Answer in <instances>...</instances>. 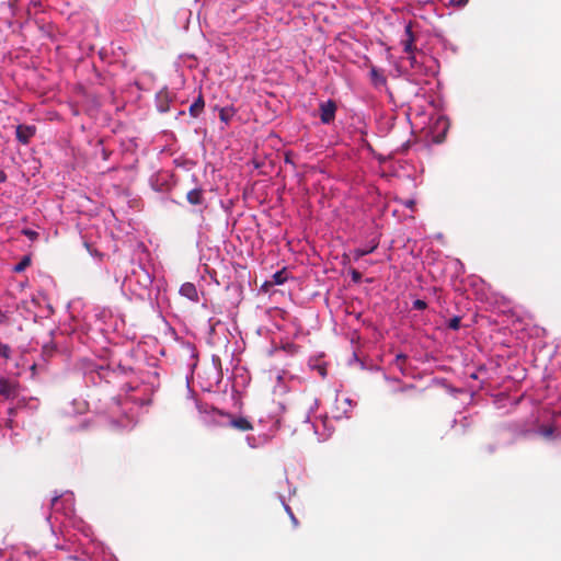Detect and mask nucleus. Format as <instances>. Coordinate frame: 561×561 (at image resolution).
Returning <instances> with one entry per match:
<instances>
[{"instance_id":"obj_31","label":"nucleus","mask_w":561,"mask_h":561,"mask_svg":"<svg viewBox=\"0 0 561 561\" xmlns=\"http://www.w3.org/2000/svg\"><path fill=\"white\" fill-rule=\"evenodd\" d=\"M457 424L461 427V434H465L467 432V428L470 426V421L468 416H461L460 420L454 419L453 426H456Z\"/></svg>"},{"instance_id":"obj_27","label":"nucleus","mask_w":561,"mask_h":561,"mask_svg":"<svg viewBox=\"0 0 561 561\" xmlns=\"http://www.w3.org/2000/svg\"><path fill=\"white\" fill-rule=\"evenodd\" d=\"M39 31L43 34V36L54 39L55 36V25L53 23H44L39 25Z\"/></svg>"},{"instance_id":"obj_48","label":"nucleus","mask_w":561,"mask_h":561,"mask_svg":"<svg viewBox=\"0 0 561 561\" xmlns=\"http://www.w3.org/2000/svg\"><path fill=\"white\" fill-rule=\"evenodd\" d=\"M285 163H287V164H294V161H293V159L290 158V154H289V153H287V154L285 156Z\"/></svg>"},{"instance_id":"obj_24","label":"nucleus","mask_w":561,"mask_h":561,"mask_svg":"<svg viewBox=\"0 0 561 561\" xmlns=\"http://www.w3.org/2000/svg\"><path fill=\"white\" fill-rule=\"evenodd\" d=\"M67 560L71 561H91L90 554L85 550H75V553L67 556Z\"/></svg>"},{"instance_id":"obj_26","label":"nucleus","mask_w":561,"mask_h":561,"mask_svg":"<svg viewBox=\"0 0 561 561\" xmlns=\"http://www.w3.org/2000/svg\"><path fill=\"white\" fill-rule=\"evenodd\" d=\"M233 115H234V110L232 107L219 108V118L225 124H229V122L231 121Z\"/></svg>"},{"instance_id":"obj_42","label":"nucleus","mask_w":561,"mask_h":561,"mask_svg":"<svg viewBox=\"0 0 561 561\" xmlns=\"http://www.w3.org/2000/svg\"><path fill=\"white\" fill-rule=\"evenodd\" d=\"M496 449H497V445L496 444H489V445L485 446V451L488 454H493Z\"/></svg>"},{"instance_id":"obj_54","label":"nucleus","mask_w":561,"mask_h":561,"mask_svg":"<svg viewBox=\"0 0 561 561\" xmlns=\"http://www.w3.org/2000/svg\"><path fill=\"white\" fill-rule=\"evenodd\" d=\"M410 59H411V65L413 66V62L415 61V56H411Z\"/></svg>"},{"instance_id":"obj_30","label":"nucleus","mask_w":561,"mask_h":561,"mask_svg":"<svg viewBox=\"0 0 561 561\" xmlns=\"http://www.w3.org/2000/svg\"><path fill=\"white\" fill-rule=\"evenodd\" d=\"M309 366L311 369L313 370H317V373L324 379L328 375V371H327V367L324 364H320V363H312L311 360L309 362Z\"/></svg>"},{"instance_id":"obj_17","label":"nucleus","mask_w":561,"mask_h":561,"mask_svg":"<svg viewBox=\"0 0 561 561\" xmlns=\"http://www.w3.org/2000/svg\"><path fill=\"white\" fill-rule=\"evenodd\" d=\"M414 41L415 36L412 31L411 23H408L404 26V35L401 38V45L403 46V51L407 54H413L414 53Z\"/></svg>"},{"instance_id":"obj_10","label":"nucleus","mask_w":561,"mask_h":561,"mask_svg":"<svg viewBox=\"0 0 561 561\" xmlns=\"http://www.w3.org/2000/svg\"><path fill=\"white\" fill-rule=\"evenodd\" d=\"M320 121L324 125H330L334 122L337 111L336 102L332 99L321 101L319 104Z\"/></svg>"},{"instance_id":"obj_20","label":"nucleus","mask_w":561,"mask_h":561,"mask_svg":"<svg viewBox=\"0 0 561 561\" xmlns=\"http://www.w3.org/2000/svg\"><path fill=\"white\" fill-rule=\"evenodd\" d=\"M180 295L187 298L191 301H198V291L196 286L193 283H184L180 287Z\"/></svg>"},{"instance_id":"obj_45","label":"nucleus","mask_w":561,"mask_h":561,"mask_svg":"<svg viewBox=\"0 0 561 561\" xmlns=\"http://www.w3.org/2000/svg\"><path fill=\"white\" fill-rule=\"evenodd\" d=\"M353 360L358 362V363L360 364L362 369H366V366H365L364 362H362V360L357 357L356 353H354V354H353Z\"/></svg>"},{"instance_id":"obj_25","label":"nucleus","mask_w":561,"mask_h":561,"mask_svg":"<svg viewBox=\"0 0 561 561\" xmlns=\"http://www.w3.org/2000/svg\"><path fill=\"white\" fill-rule=\"evenodd\" d=\"M31 265V256L30 255H24L21 257L20 262L16 263L13 267H12V271L14 273H22L24 272L28 266Z\"/></svg>"},{"instance_id":"obj_37","label":"nucleus","mask_w":561,"mask_h":561,"mask_svg":"<svg viewBox=\"0 0 561 561\" xmlns=\"http://www.w3.org/2000/svg\"><path fill=\"white\" fill-rule=\"evenodd\" d=\"M412 307L415 310L423 311V310H425L427 308V302L425 300H423V299H415L412 302Z\"/></svg>"},{"instance_id":"obj_18","label":"nucleus","mask_w":561,"mask_h":561,"mask_svg":"<svg viewBox=\"0 0 561 561\" xmlns=\"http://www.w3.org/2000/svg\"><path fill=\"white\" fill-rule=\"evenodd\" d=\"M240 432H248L253 428L252 423L245 416L230 414L229 425Z\"/></svg>"},{"instance_id":"obj_58","label":"nucleus","mask_w":561,"mask_h":561,"mask_svg":"<svg viewBox=\"0 0 561 561\" xmlns=\"http://www.w3.org/2000/svg\"><path fill=\"white\" fill-rule=\"evenodd\" d=\"M468 0H461L462 3H466Z\"/></svg>"},{"instance_id":"obj_35","label":"nucleus","mask_w":561,"mask_h":561,"mask_svg":"<svg viewBox=\"0 0 561 561\" xmlns=\"http://www.w3.org/2000/svg\"><path fill=\"white\" fill-rule=\"evenodd\" d=\"M149 182L152 190L156 192H163V183H160L158 175H152Z\"/></svg>"},{"instance_id":"obj_55","label":"nucleus","mask_w":561,"mask_h":561,"mask_svg":"<svg viewBox=\"0 0 561 561\" xmlns=\"http://www.w3.org/2000/svg\"><path fill=\"white\" fill-rule=\"evenodd\" d=\"M450 392L454 393V392H460V390H457L455 388H450Z\"/></svg>"},{"instance_id":"obj_43","label":"nucleus","mask_w":561,"mask_h":561,"mask_svg":"<svg viewBox=\"0 0 561 561\" xmlns=\"http://www.w3.org/2000/svg\"><path fill=\"white\" fill-rule=\"evenodd\" d=\"M403 205H404L405 207H408V208H413V206L415 205V202H414V199H405V201L403 202Z\"/></svg>"},{"instance_id":"obj_8","label":"nucleus","mask_w":561,"mask_h":561,"mask_svg":"<svg viewBox=\"0 0 561 561\" xmlns=\"http://www.w3.org/2000/svg\"><path fill=\"white\" fill-rule=\"evenodd\" d=\"M206 379L201 381V387L204 391H215L222 381L221 360L219 356L213 355L211 366L205 370Z\"/></svg>"},{"instance_id":"obj_47","label":"nucleus","mask_w":561,"mask_h":561,"mask_svg":"<svg viewBox=\"0 0 561 561\" xmlns=\"http://www.w3.org/2000/svg\"><path fill=\"white\" fill-rule=\"evenodd\" d=\"M344 403H346L350 408H352L353 405H355V404H356V402H355V401H353V400H352V399H350V398H345V399H344Z\"/></svg>"},{"instance_id":"obj_38","label":"nucleus","mask_w":561,"mask_h":561,"mask_svg":"<svg viewBox=\"0 0 561 561\" xmlns=\"http://www.w3.org/2000/svg\"><path fill=\"white\" fill-rule=\"evenodd\" d=\"M186 387H187V399H191L194 401V403L196 404L197 403H201L196 398H195V392L194 390L191 388L190 386V379H188V376H186Z\"/></svg>"},{"instance_id":"obj_57","label":"nucleus","mask_w":561,"mask_h":561,"mask_svg":"<svg viewBox=\"0 0 561 561\" xmlns=\"http://www.w3.org/2000/svg\"><path fill=\"white\" fill-rule=\"evenodd\" d=\"M457 264L460 265L461 268L463 267V265L460 261H457Z\"/></svg>"},{"instance_id":"obj_46","label":"nucleus","mask_w":561,"mask_h":561,"mask_svg":"<svg viewBox=\"0 0 561 561\" xmlns=\"http://www.w3.org/2000/svg\"><path fill=\"white\" fill-rule=\"evenodd\" d=\"M8 176L3 170H0V184L7 181Z\"/></svg>"},{"instance_id":"obj_7","label":"nucleus","mask_w":561,"mask_h":561,"mask_svg":"<svg viewBox=\"0 0 561 561\" xmlns=\"http://www.w3.org/2000/svg\"><path fill=\"white\" fill-rule=\"evenodd\" d=\"M19 9L15 0H8L0 3V31L16 32L21 28V22L16 18Z\"/></svg>"},{"instance_id":"obj_51","label":"nucleus","mask_w":561,"mask_h":561,"mask_svg":"<svg viewBox=\"0 0 561 561\" xmlns=\"http://www.w3.org/2000/svg\"><path fill=\"white\" fill-rule=\"evenodd\" d=\"M59 549L71 550L69 546H57Z\"/></svg>"},{"instance_id":"obj_23","label":"nucleus","mask_w":561,"mask_h":561,"mask_svg":"<svg viewBox=\"0 0 561 561\" xmlns=\"http://www.w3.org/2000/svg\"><path fill=\"white\" fill-rule=\"evenodd\" d=\"M288 279V273L286 271V268H282L279 271H276L273 275H272V282L268 283V282H265L263 287L266 286V285H284Z\"/></svg>"},{"instance_id":"obj_40","label":"nucleus","mask_w":561,"mask_h":561,"mask_svg":"<svg viewBox=\"0 0 561 561\" xmlns=\"http://www.w3.org/2000/svg\"><path fill=\"white\" fill-rule=\"evenodd\" d=\"M219 323V321H216L214 322V319L213 318H209L207 320V328H208V332L209 334H213L215 332V325Z\"/></svg>"},{"instance_id":"obj_13","label":"nucleus","mask_w":561,"mask_h":561,"mask_svg":"<svg viewBox=\"0 0 561 561\" xmlns=\"http://www.w3.org/2000/svg\"><path fill=\"white\" fill-rule=\"evenodd\" d=\"M250 375L248 370L243 367H238L233 370L231 378V388L233 392H240L244 389L250 382Z\"/></svg>"},{"instance_id":"obj_49","label":"nucleus","mask_w":561,"mask_h":561,"mask_svg":"<svg viewBox=\"0 0 561 561\" xmlns=\"http://www.w3.org/2000/svg\"><path fill=\"white\" fill-rule=\"evenodd\" d=\"M42 0H30L28 4H33L34 7L39 5Z\"/></svg>"},{"instance_id":"obj_53","label":"nucleus","mask_w":561,"mask_h":561,"mask_svg":"<svg viewBox=\"0 0 561 561\" xmlns=\"http://www.w3.org/2000/svg\"><path fill=\"white\" fill-rule=\"evenodd\" d=\"M370 370H380V367L379 366H374L370 368Z\"/></svg>"},{"instance_id":"obj_34","label":"nucleus","mask_w":561,"mask_h":561,"mask_svg":"<svg viewBox=\"0 0 561 561\" xmlns=\"http://www.w3.org/2000/svg\"><path fill=\"white\" fill-rule=\"evenodd\" d=\"M460 325H461V318L459 316H454L451 317L448 322H447V327L450 329V330H454V331H457L460 329Z\"/></svg>"},{"instance_id":"obj_9","label":"nucleus","mask_w":561,"mask_h":561,"mask_svg":"<svg viewBox=\"0 0 561 561\" xmlns=\"http://www.w3.org/2000/svg\"><path fill=\"white\" fill-rule=\"evenodd\" d=\"M379 245V234L376 231H373L369 234L368 241L363 245L353 250L352 255L354 261H359L363 256L368 255L378 248Z\"/></svg>"},{"instance_id":"obj_11","label":"nucleus","mask_w":561,"mask_h":561,"mask_svg":"<svg viewBox=\"0 0 561 561\" xmlns=\"http://www.w3.org/2000/svg\"><path fill=\"white\" fill-rule=\"evenodd\" d=\"M0 396L5 400L19 399L20 390L18 381L9 378H0Z\"/></svg>"},{"instance_id":"obj_4","label":"nucleus","mask_w":561,"mask_h":561,"mask_svg":"<svg viewBox=\"0 0 561 561\" xmlns=\"http://www.w3.org/2000/svg\"><path fill=\"white\" fill-rule=\"evenodd\" d=\"M417 117L422 119L423 129H427V134L432 136L433 140L437 144L442 142L449 128L448 118L443 114L426 116L424 113H419Z\"/></svg>"},{"instance_id":"obj_41","label":"nucleus","mask_w":561,"mask_h":561,"mask_svg":"<svg viewBox=\"0 0 561 561\" xmlns=\"http://www.w3.org/2000/svg\"><path fill=\"white\" fill-rule=\"evenodd\" d=\"M336 420H341V419H350L351 417V411L350 410H344L341 414H337L334 416Z\"/></svg>"},{"instance_id":"obj_12","label":"nucleus","mask_w":561,"mask_h":561,"mask_svg":"<svg viewBox=\"0 0 561 561\" xmlns=\"http://www.w3.org/2000/svg\"><path fill=\"white\" fill-rule=\"evenodd\" d=\"M186 201L192 206H196L197 208L194 210L195 213L203 215V211L207 208L206 199L204 197V190L202 187H195L187 192Z\"/></svg>"},{"instance_id":"obj_39","label":"nucleus","mask_w":561,"mask_h":561,"mask_svg":"<svg viewBox=\"0 0 561 561\" xmlns=\"http://www.w3.org/2000/svg\"><path fill=\"white\" fill-rule=\"evenodd\" d=\"M350 275H351V278L354 283H359L362 280V273L358 272L357 270L355 268H352L350 271Z\"/></svg>"},{"instance_id":"obj_21","label":"nucleus","mask_w":561,"mask_h":561,"mask_svg":"<svg viewBox=\"0 0 561 561\" xmlns=\"http://www.w3.org/2000/svg\"><path fill=\"white\" fill-rule=\"evenodd\" d=\"M205 106V101L203 95L199 93L195 101L190 105L188 112L192 117L197 118L203 112Z\"/></svg>"},{"instance_id":"obj_2","label":"nucleus","mask_w":561,"mask_h":561,"mask_svg":"<svg viewBox=\"0 0 561 561\" xmlns=\"http://www.w3.org/2000/svg\"><path fill=\"white\" fill-rule=\"evenodd\" d=\"M124 275H115L116 282H121L122 293L129 299L147 301L152 312L161 314L165 295L163 284L156 279L149 268L135 261H128Z\"/></svg>"},{"instance_id":"obj_22","label":"nucleus","mask_w":561,"mask_h":561,"mask_svg":"<svg viewBox=\"0 0 561 561\" xmlns=\"http://www.w3.org/2000/svg\"><path fill=\"white\" fill-rule=\"evenodd\" d=\"M157 108L160 113H167L170 110V99L168 93L159 92L156 96Z\"/></svg>"},{"instance_id":"obj_19","label":"nucleus","mask_w":561,"mask_h":561,"mask_svg":"<svg viewBox=\"0 0 561 561\" xmlns=\"http://www.w3.org/2000/svg\"><path fill=\"white\" fill-rule=\"evenodd\" d=\"M38 407H39V401L35 397L22 396V397H19V399L16 401L18 409H25L30 412L36 411L38 409Z\"/></svg>"},{"instance_id":"obj_16","label":"nucleus","mask_w":561,"mask_h":561,"mask_svg":"<svg viewBox=\"0 0 561 561\" xmlns=\"http://www.w3.org/2000/svg\"><path fill=\"white\" fill-rule=\"evenodd\" d=\"M369 79L371 85L378 90L382 91L387 89V78L383 73V70L373 66L369 71Z\"/></svg>"},{"instance_id":"obj_6","label":"nucleus","mask_w":561,"mask_h":561,"mask_svg":"<svg viewBox=\"0 0 561 561\" xmlns=\"http://www.w3.org/2000/svg\"><path fill=\"white\" fill-rule=\"evenodd\" d=\"M95 322L101 332L118 331L124 324L121 313L115 312L112 308L102 307L94 310Z\"/></svg>"},{"instance_id":"obj_52","label":"nucleus","mask_w":561,"mask_h":561,"mask_svg":"<svg viewBox=\"0 0 561 561\" xmlns=\"http://www.w3.org/2000/svg\"><path fill=\"white\" fill-rule=\"evenodd\" d=\"M111 399H112L115 403H117V404H119V405H121V404H123L121 401H116V398H115V397H112Z\"/></svg>"},{"instance_id":"obj_29","label":"nucleus","mask_w":561,"mask_h":561,"mask_svg":"<svg viewBox=\"0 0 561 561\" xmlns=\"http://www.w3.org/2000/svg\"><path fill=\"white\" fill-rule=\"evenodd\" d=\"M279 497H280L282 504L284 506V510L288 514V516H289L294 527H297L298 526V519L296 518L291 507L285 502V499L283 496H279Z\"/></svg>"},{"instance_id":"obj_56","label":"nucleus","mask_w":561,"mask_h":561,"mask_svg":"<svg viewBox=\"0 0 561 561\" xmlns=\"http://www.w3.org/2000/svg\"><path fill=\"white\" fill-rule=\"evenodd\" d=\"M471 378L477 379L478 378L477 374H472Z\"/></svg>"},{"instance_id":"obj_28","label":"nucleus","mask_w":561,"mask_h":561,"mask_svg":"<svg viewBox=\"0 0 561 561\" xmlns=\"http://www.w3.org/2000/svg\"><path fill=\"white\" fill-rule=\"evenodd\" d=\"M537 433L546 438H551L554 434V427L552 425H541Z\"/></svg>"},{"instance_id":"obj_44","label":"nucleus","mask_w":561,"mask_h":561,"mask_svg":"<svg viewBox=\"0 0 561 561\" xmlns=\"http://www.w3.org/2000/svg\"><path fill=\"white\" fill-rule=\"evenodd\" d=\"M101 156H102L103 160H107L108 157H110V152L105 148H102L101 149Z\"/></svg>"},{"instance_id":"obj_15","label":"nucleus","mask_w":561,"mask_h":561,"mask_svg":"<svg viewBox=\"0 0 561 561\" xmlns=\"http://www.w3.org/2000/svg\"><path fill=\"white\" fill-rule=\"evenodd\" d=\"M35 134V125L19 124L15 128V138L22 145H28Z\"/></svg>"},{"instance_id":"obj_33","label":"nucleus","mask_w":561,"mask_h":561,"mask_svg":"<svg viewBox=\"0 0 561 561\" xmlns=\"http://www.w3.org/2000/svg\"><path fill=\"white\" fill-rule=\"evenodd\" d=\"M408 359V355L404 354V353H399L396 355L394 357V360H393V364L396 365V367L402 373L404 374V368L402 366V362H405Z\"/></svg>"},{"instance_id":"obj_14","label":"nucleus","mask_w":561,"mask_h":561,"mask_svg":"<svg viewBox=\"0 0 561 561\" xmlns=\"http://www.w3.org/2000/svg\"><path fill=\"white\" fill-rule=\"evenodd\" d=\"M88 402L81 398L72 399L62 407L61 412L66 416L83 414L88 410Z\"/></svg>"},{"instance_id":"obj_36","label":"nucleus","mask_w":561,"mask_h":561,"mask_svg":"<svg viewBox=\"0 0 561 561\" xmlns=\"http://www.w3.org/2000/svg\"><path fill=\"white\" fill-rule=\"evenodd\" d=\"M22 234L25 236L28 240L35 241L38 238V232L31 229V228H24L22 229Z\"/></svg>"},{"instance_id":"obj_3","label":"nucleus","mask_w":561,"mask_h":561,"mask_svg":"<svg viewBox=\"0 0 561 561\" xmlns=\"http://www.w3.org/2000/svg\"><path fill=\"white\" fill-rule=\"evenodd\" d=\"M46 519L53 530L54 523H57L62 528L77 529L87 540H91V527L76 515L75 495L71 491L55 495L50 500V513Z\"/></svg>"},{"instance_id":"obj_1","label":"nucleus","mask_w":561,"mask_h":561,"mask_svg":"<svg viewBox=\"0 0 561 561\" xmlns=\"http://www.w3.org/2000/svg\"><path fill=\"white\" fill-rule=\"evenodd\" d=\"M80 370L88 387L121 388L130 392L124 404L131 402L138 408L149 405L160 388L158 358L148 357L141 348H131L123 357L111 353L106 359H83Z\"/></svg>"},{"instance_id":"obj_32","label":"nucleus","mask_w":561,"mask_h":561,"mask_svg":"<svg viewBox=\"0 0 561 561\" xmlns=\"http://www.w3.org/2000/svg\"><path fill=\"white\" fill-rule=\"evenodd\" d=\"M245 440L250 448H259L262 445L261 436L247 435Z\"/></svg>"},{"instance_id":"obj_5","label":"nucleus","mask_w":561,"mask_h":561,"mask_svg":"<svg viewBox=\"0 0 561 561\" xmlns=\"http://www.w3.org/2000/svg\"><path fill=\"white\" fill-rule=\"evenodd\" d=\"M196 408L199 413L201 421L203 424L209 427H226L229 425L230 414L215 407L203 405L196 402Z\"/></svg>"},{"instance_id":"obj_50","label":"nucleus","mask_w":561,"mask_h":561,"mask_svg":"<svg viewBox=\"0 0 561 561\" xmlns=\"http://www.w3.org/2000/svg\"><path fill=\"white\" fill-rule=\"evenodd\" d=\"M128 423H129V424H133V425H135V424H136V420H135V417H134V414H131L130 420H129V422H128Z\"/></svg>"}]
</instances>
